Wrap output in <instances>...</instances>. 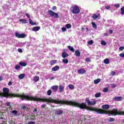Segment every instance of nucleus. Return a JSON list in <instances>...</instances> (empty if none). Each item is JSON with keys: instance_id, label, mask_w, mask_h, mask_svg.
I'll return each instance as SVG.
<instances>
[{"instance_id": "obj_1", "label": "nucleus", "mask_w": 124, "mask_h": 124, "mask_svg": "<svg viewBox=\"0 0 124 124\" xmlns=\"http://www.w3.org/2000/svg\"><path fill=\"white\" fill-rule=\"evenodd\" d=\"M0 95L1 96H4V97H8L9 96L20 97L22 100L27 99V100H36V101H42V102H52V103H55V100L51 98H49L48 99L37 97L33 98L25 94L21 95L19 94L9 93V89L7 88H4L3 89V93H0Z\"/></svg>"}, {"instance_id": "obj_2", "label": "nucleus", "mask_w": 124, "mask_h": 124, "mask_svg": "<svg viewBox=\"0 0 124 124\" xmlns=\"http://www.w3.org/2000/svg\"><path fill=\"white\" fill-rule=\"evenodd\" d=\"M48 14L50 15L52 17H53L54 18H59V14L57 13L54 12L53 11L51 10H49L48 11Z\"/></svg>"}, {"instance_id": "obj_3", "label": "nucleus", "mask_w": 124, "mask_h": 124, "mask_svg": "<svg viewBox=\"0 0 124 124\" xmlns=\"http://www.w3.org/2000/svg\"><path fill=\"white\" fill-rule=\"evenodd\" d=\"M73 14H78L80 13V9L77 5H75L73 7L72 9Z\"/></svg>"}, {"instance_id": "obj_4", "label": "nucleus", "mask_w": 124, "mask_h": 124, "mask_svg": "<svg viewBox=\"0 0 124 124\" xmlns=\"http://www.w3.org/2000/svg\"><path fill=\"white\" fill-rule=\"evenodd\" d=\"M86 103L88 104V105H94L96 104V101L94 100L93 102L90 101V99L89 98H86Z\"/></svg>"}, {"instance_id": "obj_5", "label": "nucleus", "mask_w": 124, "mask_h": 124, "mask_svg": "<svg viewBox=\"0 0 124 124\" xmlns=\"http://www.w3.org/2000/svg\"><path fill=\"white\" fill-rule=\"evenodd\" d=\"M15 35L18 38H24V37H26V34H20L18 32L16 33Z\"/></svg>"}, {"instance_id": "obj_6", "label": "nucleus", "mask_w": 124, "mask_h": 124, "mask_svg": "<svg viewBox=\"0 0 124 124\" xmlns=\"http://www.w3.org/2000/svg\"><path fill=\"white\" fill-rule=\"evenodd\" d=\"M55 115H62L63 111L62 110L58 109L55 111Z\"/></svg>"}, {"instance_id": "obj_7", "label": "nucleus", "mask_w": 124, "mask_h": 124, "mask_svg": "<svg viewBox=\"0 0 124 124\" xmlns=\"http://www.w3.org/2000/svg\"><path fill=\"white\" fill-rule=\"evenodd\" d=\"M78 72L79 74H84V73H86V70L84 69H80L78 70Z\"/></svg>"}, {"instance_id": "obj_8", "label": "nucleus", "mask_w": 124, "mask_h": 124, "mask_svg": "<svg viewBox=\"0 0 124 124\" xmlns=\"http://www.w3.org/2000/svg\"><path fill=\"white\" fill-rule=\"evenodd\" d=\"M102 108L104 110H108L110 108V106L109 105H104L102 106Z\"/></svg>"}, {"instance_id": "obj_9", "label": "nucleus", "mask_w": 124, "mask_h": 124, "mask_svg": "<svg viewBox=\"0 0 124 124\" xmlns=\"http://www.w3.org/2000/svg\"><path fill=\"white\" fill-rule=\"evenodd\" d=\"M64 90V87L62 85L59 86V93H62Z\"/></svg>"}, {"instance_id": "obj_10", "label": "nucleus", "mask_w": 124, "mask_h": 124, "mask_svg": "<svg viewBox=\"0 0 124 124\" xmlns=\"http://www.w3.org/2000/svg\"><path fill=\"white\" fill-rule=\"evenodd\" d=\"M40 30V27L39 26H36L32 28V31H37Z\"/></svg>"}, {"instance_id": "obj_11", "label": "nucleus", "mask_w": 124, "mask_h": 124, "mask_svg": "<svg viewBox=\"0 0 124 124\" xmlns=\"http://www.w3.org/2000/svg\"><path fill=\"white\" fill-rule=\"evenodd\" d=\"M68 56H69V55L68 54H67L66 52H63V53H62V58H66V57H68Z\"/></svg>"}, {"instance_id": "obj_12", "label": "nucleus", "mask_w": 124, "mask_h": 124, "mask_svg": "<svg viewBox=\"0 0 124 124\" xmlns=\"http://www.w3.org/2000/svg\"><path fill=\"white\" fill-rule=\"evenodd\" d=\"M51 90L54 91V92H57L58 91V85H54L51 87Z\"/></svg>"}, {"instance_id": "obj_13", "label": "nucleus", "mask_w": 124, "mask_h": 124, "mask_svg": "<svg viewBox=\"0 0 124 124\" xmlns=\"http://www.w3.org/2000/svg\"><path fill=\"white\" fill-rule=\"evenodd\" d=\"M75 55L76 56V57H80L81 53H80L79 50H77L75 51Z\"/></svg>"}, {"instance_id": "obj_14", "label": "nucleus", "mask_w": 124, "mask_h": 124, "mask_svg": "<svg viewBox=\"0 0 124 124\" xmlns=\"http://www.w3.org/2000/svg\"><path fill=\"white\" fill-rule=\"evenodd\" d=\"M60 69V66H55L53 68H52V71H57V70H59Z\"/></svg>"}, {"instance_id": "obj_15", "label": "nucleus", "mask_w": 124, "mask_h": 124, "mask_svg": "<svg viewBox=\"0 0 124 124\" xmlns=\"http://www.w3.org/2000/svg\"><path fill=\"white\" fill-rule=\"evenodd\" d=\"M114 99L117 101H120V100H123V97H115Z\"/></svg>"}, {"instance_id": "obj_16", "label": "nucleus", "mask_w": 124, "mask_h": 124, "mask_svg": "<svg viewBox=\"0 0 124 124\" xmlns=\"http://www.w3.org/2000/svg\"><path fill=\"white\" fill-rule=\"evenodd\" d=\"M92 17L94 19V20H96L98 18V16L96 14H94L92 16Z\"/></svg>"}, {"instance_id": "obj_17", "label": "nucleus", "mask_w": 124, "mask_h": 124, "mask_svg": "<svg viewBox=\"0 0 124 124\" xmlns=\"http://www.w3.org/2000/svg\"><path fill=\"white\" fill-rule=\"evenodd\" d=\"M68 48L70 50V51H71V52H75V49H74V48H73V47H72V46H68Z\"/></svg>"}, {"instance_id": "obj_18", "label": "nucleus", "mask_w": 124, "mask_h": 124, "mask_svg": "<svg viewBox=\"0 0 124 124\" xmlns=\"http://www.w3.org/2000/svg\"><path fill=\"white\" fill-rule=\"evenodd\" d=\"M19 22H22V24H27V20L24 19H19Z\"/></svg>"}, {"instance_id": "obj_19", "label": "nucleus", "mask_w": 124, "mask_h": 124, "mask_svg": "<svg viewBox=\"0 0 124 124\" xmlns=\"http://www.w3.org/2000/svg\"><path fill=\"white\" fill-rule=\"evenodd\" d=\"M29 22H30V24H31V25L32 26L36 25V23L33 22V21H32L31 18H30L29 19Z\"/></svg>"}, {"instance_id": "obj_20", "label": "nucleus", "mask_w": 124, "mask_h": 124, "mask_svg": "<svg viewBox=\"0 0 124 124\" xmlns=\"http://www.w3.org/2000/svg\"><path fill=\"white\" fill-rule=\"evenodd\" d=\"M104 62L106 64H108L110 62V61L108 59H105Z\"/></svg>"}, {"instance_id": "obj_21", "label": "nucleus", "mask_w": 124, "mask_h": 124, "mask_svg": "<svg viewBox=\"0 0 124 124\" xmlns=\"http://www.w3.org/2000/svg\"><path fill=\"white\" fill-rule=\"evenodd\" d=\"M19 65H21V66H26L27 65V63L25 62H20Z\"/></svg>"}, {"instance_id": "obj_22", "label": "nucleus", "mask_w": 124, "mask_h": 124, "mask_svg": "<svg viewBox=\"0 0 124 124\" xmlns=\"http://www.w3.org/2000/svg\"><path fill=\"white\" fill-rule=\"evenodd\" d=\"M25 74H22L18 76L19 79H23L24 77H25Z\"/></svg>"}, {"instance_id": "obj_23", "label": "nucleus", "mask_w": 124, "mask_h": 124, "mask_svg": "<svg viewBox=\"0 0 124 124\" xmlns=\"http://www.w3.org/2000/svg\"><path fill=\"white\" fill-rule=\"evenodd\" d=\"M33 81H34V82H37V81H39V77H35L34 78Z\"/></svg>"}, {"instance_id": "obj_24", "label": "nucleus", "mask_w": 124, "mask_h": 124, "mask_svg": "<svg viewBox=\"0 0 124 124\" xmlns=\"http://www.w3.org/2000/svg\"><path fill=\"white\" fill-rule=\"evenodd\" d=\"M62 62H63L64 63H68V60L66 59H64L62 60Z\"/></svg>"}, {"instance_id": "obj_25", "label": "nucleus", "mask_w": 124, "mask_h": 124, "mask_svg": "<svg viewBox=\"0 0 124 124\" xmlns=\"http://www.w3.org/2000/svg\"><path fill=\"white\" fill-rule=\"evenodd\" d=\"M56 62H57V61L56 60H52L50 61V64H51V65H54V64H55Z\"/></svg>"}, {"instance_id": "obj_26", "label": "nucleus", "mask_w": 124, "mask_h": 124, "mask_svg": "<svg viewBox=\"0 0 124 124\" xmlns=\"http://www.w3.org/2000/svg\"><path fill=\"white\" fill-rule=\"evenodd\" d=\"M99 82H100V78H99V79H95L94 81V84H98V83H99Z\"/></svg>"}, {"instance_id": "obj_27", "label": "nucleus", "mask_w": 124, "mask_h": 124, "mask_svg": "<svg viewBox=\"0 0 124 124\" xmlns=\"http://www.w3.org/2000/svg\"><path fill=\"white\" fill-rule=\"evenodd\" d=\"M121 15H124V6L121 9Z\"/></svg>"}, {"instance_id": "obj_28", "label": "nucleus", "mask_w": 124, "mask_h": 124, "mask_svg": "<svg viewBox=\"0 0 124 124\" xmlns=\"http://www.w3.org/2000/svg\"><path fill=\"white\" fill-rule=\"evenodd\" d=\"M92 24L93 27L94 28V29H96L97 26H96V24H95V23L92 22Z\"/></svg>"}, {"instance_id": "obj_29", "label": "nucleus", "mask_w": 124, "mask_h": 124, "mask_svg": "<svg viewBox=\"0 0 124 124\" xmlns=\"http://www.w3.org/2000/svg\"><path fill=\"white\" fill-rule=\"evenodd\" d=\"M68 87L70 90H73V89H74V86L72 84L69 85Z\"/></svg>"}, {"instance_id": "obj_30", "label": "nucleus", "mask_w": 124, "mask_h": 124, "mask_svg": "<svg viewBox=\"0 0 124 124\" xmlns=\"http://www.w3.org/2000/svg\"><path fill=\"white\" fill-rule=\"evenodd\" d=\"M65 27L67 29H71V25H70V24H66L65 25Z\"/></svg>"}, {"instance_id": "obj_31", "label": "nucleus", "mask_w": 124, "mask_h": 124, "mask_svg": "<svg viewBox=\"0 0 124 124\" xmlns=\"http://www.w3.org/2000/svg\"><path fill=\"white\" fill-rule=\"evenodd\" d=\"M100 95H101V93H96L95 95V97H100Z\"/></svg>"}, {"instance_id": "obj_32", "label": "nucleus", "mask_w": 124, "mask_h": 124, "mask_svg": "<svg viewBox=\"0 0 124 124\" xmlns=\"http://www.w3.org/2000/svg\"><path fill=\"white\" fill-rule=\"evenodd\" d=\"M51 93H52V91H51V90H49L47 92V95H51Z\"/></svg>"}, {"instance_id": "obj_33", "label": "nucleus", "mask_w": 124, "mask_h": 124, "mask_svg": "<svg viewBox=\"0 0 124 124\" xmlns=\"http://www.w3.org/2000/svg\"><path fill=\"white\" fill-rule=\"evenodd\" d=\"M101 44L102 45H104V46H105L106 45V42H105V41H102L101 42Z\"/></svg>"}, {"instance_id": "obj_34", "label": "nucleus", "mask_w": 124, "mask_h": 124, "mask_svg": "<svg viewBox=\"0 0 124 124\" xmlns=\"http://www.w3.org/2000/svg\"><path fill=\"white\" fill-rule=\"evenodd\" d=\"M87 43L88 44H89V45H92V44H93V42L92 40H91L90 41L88 42Z\"/></svg>"}, {"instance_id": "obj_35", "label": "nucleus", "mask_w": 124, "mask_h": 124, "mask_svg": "<svg viewBox=\"0 0 124 124\" xmlns=\"http://www.w3.org/2000/svg\"><path fill=\"white\" fill-rule=\"evenodd\" d=\"M115 119L113 118H110L108 120V122H114Z\"/></svg>"}, {"instance_id": "obj_36", "label": "nucleus", "mask_w": 124, "mask_h": 124, "mask_svg": "<svg viewBox=\"0 0 124 124\" xmlns=\"http://www.w3.org/2000/svg\"><path fill=\"white\" fill-rule=\"evenodd\" d=\"M108 88H105L104 89L103 92L104 93H107V92H108Z\"/></svg>"}, {"instance_id": "obj_37", "label": "nucleus", "mask_w": 124, "mask_h": 124, "mask_svg": "<svg viewBox=\"0 0 124 124\" xmlns=\"http://www.w3.org/2000/svg\"><path fill=\"white\" fill-rule=\"evenodd\" d=\"M17 113H18V112L16 110H13L12 111V113L14 114L15 115H17Z\"/></svg>"}, {"instance_id": "obj_38", "label": "nucleus", "mask_w": 124, "mask_h": 124, "mask_svg": "<svg viewBox=\"0 0 124 124\" xmlns=\"http://www.w3.org/2000/svg\"><path fill=\"white\" fill-rule=\"evenodd\" d=\"M6 105L7 106H9L10 107V108H11V106L10 105V102H7L6 103Z\"/></svg>"}, {"instance_id": "obj_39", "label": "nucleus", "mask_w": 124, "mask_h": 124, "mask_svg": "<svg viewBox=\"0 0 124 124\" xmlns=\"http://www.w3.org/2000/svg\"><path fill=\"white\" fill-rule=\"evenodd\" d=\"M33 114H36L37 113V110H36V108H34V110H33Z\"/></svg>"}, {"instance_id": "obj_40", "label": "nucleus", "mask_w": 124, "mask_h": 124, "mask_svg": "<svg viewBox=\"0 0 124 124\" xmlns=\"http://www.w3.org/2000/svg\"><path fill=\"white\" fill-rule=\"evenodd\" d=\"M62 31H66V28H65V27H62Z\"/></svg>"}, {"instance_id": "obj_41", "label": "nucleus", "mask_w": 124, "mask_h": 124, "mask_svg": "<svg viewBox=\"0 0 124 124\" xmlns=\"http://www.w3.org/2000/svg\"><path fill=\"white\" fill-rule=\"evenodd\" d=\"M15 68L16 70L20 69V66H19L18 65H17L16 66Z\"/></svg>"}, {"instance_id": "obj_42", "label": "nucleus", "mask_w": 124, "mask_h": 124, "mask_svg": "<svg viewBox=\"0 0 124 124\" xmlns=\"http://www.w3.org/2000/svg\"><path fill=\"white\" fill-rule=\"evenodd\" d=\"M21 109H27V107L25 105L22 106Z\"/></svg>"}, {"instance_id": "obj_43", "label": "nucleus", "mask_w": 124, "mask_h": 124, "mask_svg": "<svg viewBox=\"0 0 124 124\" xmlns=\"http://www.w3.org/2000/svg\"><path fill=\"white\" fill-rule=\"evenodd\" d=\"M120 57H121L122 58H124V53H121L119 54Z\"/></svg>"}, {"instance_id": "obj_44", "label": "nucleus", "mask_w": 124, "mask_h": 124, "mask_svg": "<svg viewBox=\"0 0 124 124\" xmlns=\"http://www.w3.org/2000/svg\"><path fill=\"white\" fill-rule=\"evenodd\" d=\"M124 46H121V47H120L119 48V50H120V51H123V50H124Z\"/></svg>"}, {"instance_id": "obj_45", "label": "nucleus", "mask_w": 124, "mask_h": 124, "mask_svg": "<svg viewBox=\"0 0 124 124\" xmlns=\"http://www.w3.org/2000/svg\"><path fill=\"white\" fill-rule=\"evenodd\" d=\"M18 51L19 53H22L23 52V50H22V49H21V48H18Z\"/></svg>"}, {"instance_id": "obj_46", "label": "nucleus", "mask_w": 124, "mask_h": 124, "mask_svg": "<svg viewBox=\"0 0 124 124\" xmlns=\"http://www.w3.org/2000/svg\"><path fill=\"white\" fill-rule=\"evenodd\" d=\"M28 124H35L34 122H29Z\"/></svg>"}, {"instance_id": "obj_47", "label": "nucleus", "mask_w": 124, "mask_h": 124, "mask_svg": "<svg viewBox=\"0 0 124 124\" xmlns=\"http://www.w3.org/2000/svg\"><path fill=\"white\" fill-rule=\"evenodd\" d=\"M26 16L27 17H28V18H29V20L31 19V17L30 16V15H29V14H26Z\"/></svg>"}, {"instance_id": "obj_48", "label": "nucleus", "mask_w": 124, "mask_h": 124, "mask_svg": "<svg viewBox=\"0 0 124 124\" xmlns=\"http://www.w3.org/2000/svg\"><path fill=\"white\" fill-rule=\"evenodd\" d=\"M85 61L86 62H91V59H90L89 58H86Z\"/></svg>"}, {"instance_id": "obj_49", "label": "nucleus", "mask_w": 124, "mask_h": 124, "mask_svg": "<svg viewBox=\"0 0 124 124\" xmlns=\"http://www.w3.org/2000/svg\"><path fill=\"white\" fill-rule=\"evenodd\" d=\"M111 74H112V76H114V75H116V73L114 71H112L111 72Z\"/></svg>"}, {"instance_id": "obj_50", "label": "nucleus", "mask_w": 124, "mask_h": 124, "mask_svg": "<svg viewBox=\"0 0 124 124\" xmlns=\"http://www.w3.org/2000/svg\"><path fill=\"white\" fill-rule=\"evenodd\" d=\"M114 6H115V7H120V4H115V5H114Z\"/></svg>"}, {"instance_id": "obj_51", "label": "nucleus", "mask_w": 124, "mask_h": 124, "mask_svg": "<svg viewBox=\"0 0 124 124\" xmlns=\"http://www.w3.org/2000/svg\"><path fill=\"white\" fill-rule=\"evenodd\" d=\"M112 88H116V85L112 84H111Z\"/></svg>"}, {"instance_id": "obj_52", "label": "nucleus", "mask_w": 124, "mask_h": 124, "mask_svg": "<svg viewBox=\"0 0 124 124\" xmlns=\"http://www.w3.org/2000/svg\"><path fill=\"white\" fill-rule=\"evenodd\" d=\"M12 85V82L11 81H10L8 83V86H11Z\"/></svg>"}, {"instance_id": "obj_53", "label": "nucleus", "mask_w": 124, "mask_h": 124, "mask_svg": "<svg viewBox=\"0 0 124 124\" xmlns=\"http://www.w3.org/2000/svg\"><path fill=\"white\" fill-rule=\"evenodd\" d=\"M109 33H110V34L113 33V31L112 30H109Z\"/></svg>"}, {"instance_id": "obj_54", "label": "nucleus", "mask_w": 124, "mask_h": 124, "mask_svg": "<svg viewBox=\"0 0 124 124\" xmlns=\"http://www.w3.org/2000/svg\"><path fill=\"white\" fill-rule=\"evenodd\" d=\"M106 9H109L110 8V6H107L106 7Z\"/></svg>"}, {"instance_id": "obj_55", "label": "nucleus", "mask_w": 124, "mask_h": 124, "mask_svg": "<svg viewBox=\"0 0 124 124\" xmlns=\"http://www.w3.org/2000/svg\"><path fill=\"white\" fill-rule=\"evenodd\" d=\"M54 79H55V77H53L50 78V80H54Z\"/></svg>"}, {"instance_id": "obj_56", "label": "nucleus", "mask_w": 124, "mask_h": 124, "mask_svg": "<svg viewBox=\"0 0 124 124\" xmlns=\"http://www.w3.org/2000/svg\"><path fill=\"white\" fill-rule=\"evenodd\" d=\"M10 124H15V122H13V121H11L10 122Z\"/></svg>"}, {"instance_id": "obj_57", "label": "nucleus", "mask_w": 124, "mask_h": 124, "mask_svg": "<svg viewBox=\"0 0 124 124\" xmlns=\"http://www.w3.org/2000/svg\"><path fill=\"white\" fill-rule=\"evenodd\" d=\"M57 7L56 6L53 7V10H55V9H56Z\"/></svg>"}, {"instance_id": "obj_58", "label": "nucleus", "mask_w": 124, "mask_h": 124, "mask_svg": "<svg viewBox=\"0 0 124 124\" xmlns=\"http://www.w3.org/2000/svg\"><path fill=\"white\" fill-rule=\"evenodd\" d=\"M45 106H46V105H43L42 106V108H44L45 107Z\"/></svg>"}, {"instance_id": "obj_59", "label": "nucleus", "mask_w": 124, "mask_h": 124, "mask_svg": "<svg viewBox=\"0 0 124 124\" xmlns=\"http://www.w3.org/2000/svg\"><path fill=\"white\" fill-rule=\"evenodd\" d=\"M0 81H2V77H0Z\"/></svg>"}, {"instance_id": "obj_60", "label": "nucleus", "mask_w": 124, "mask_h": 124, "mask_svg": "<svg viewBox=\"0 0 124 124\" xmlns=\"http://www.w3.org/2000/svg\"><path fill=\"white\" fill-rule=\"evenodd\" d=\"M104 35L107 36V35H107V33H105Z\"/></svg>"}, {"instance_id": "obj_61", "label": "nucleus", "mask_w": 124, "mask_h": 124, "mask_svg": "<svg viewBox=\"0 0 124 124\" xmlns=\"http://www.w3.org/2000/svg\"><path fill=\"white\" fill-rule=\"evenodd\" d=\"M82 31H84V28H82Z\"/></svg>"}, {"instance_id": "obj_62", "label": "nucleus", "mask_w": 124, "mask_h": 124, "mask_svg": "<svg viewBox=\"0 0 124 124\" xmlns=\"http://www.w3.org/2000/svg\"><path fill=\"white\" fill-rule=\"evenodd\" d=\"M86 30H87V31H89V28H86Z\"/></svg>"}, {"instance_id": "obj_63", "label": "nucleus", "mask_w": 124, "mask_h": 124, "mask_svg": "<svg viewBox=\"0 0 124 124\" xmlns=\"http://www.w3.org/2000/svg\"><path fill=\"white\" fill-rule=\"evenodd\" d=\"M4 124H5V123H4Z\"/></svg>"}]
</instances>
